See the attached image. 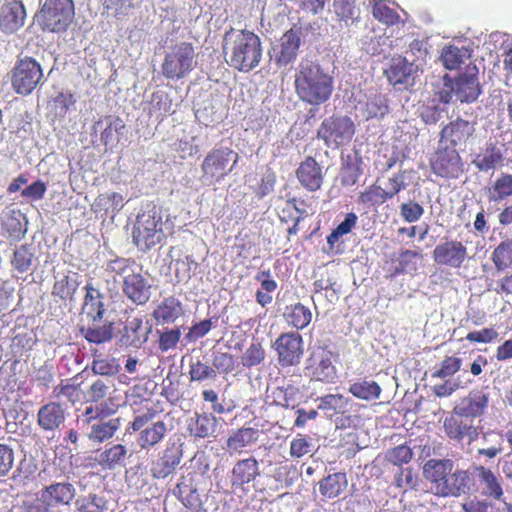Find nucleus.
Here are the masks:
<instances>
[{
    "mask_svg": "<svg viewBox=\"0 0 512 512\" xmlns=\"http://www.w3.org/2000/svg\"><path fill=\"white\" fill-rule=\"evenodd\" d=\"M387 200L389 199L386 190L377 183L365 188L358 196V203L368 207L380 206Z\"/></svg>",
    "mask_w": 512,
    "mask_h": 512,
    "instance_id": "obj_48",
    "label": "nucleus"
},
{
    "mask_svg": "<svg viewBox=\"0 0 512 512\" xmlns=\"http://www.w3.org/2000/svg\"><path fill=\"white\" fill-rule=\"evenodd\" d=\"M348 392L357 399L371 402L380 398L382 388L376 381L365 378L351 383Z\"/></svg>",
    "mask_w": 512,
    "mask_h": 512,
    "instance_id": "obj_39",
    "label": "nucleus"
},
{
    "mask_svg": "<svg viewBox=\"0 0 512 512\" xmlns=\"http://www.w3.org/2000/svg\"><path fill=\"white\" fill-rule=\"evenodd\" d=\"M182 459V451L174 444L166 447L162 455L152 463L151 476L154 479H165L172 475Z\"/></svg>",
    "mask_w": 512,
    "mask_h": 512,
    "instance_id": "obj_26",
    "label": "nucleus"
},
{
    "mask_svg": "<svg viewBox=\"0 0 512 512\" xmlns=\"http://www.w3.org/2000/svg\"><path fill=\"white\" fill-rule=\"evenodd\" d=\"M301 397L300 388L291 383L277 386L271 392L272 403L285 409H294Z\"/></svg>",
    "mask_w": 512,
    "mask_h": 512,
    "instance_id": "obj_34",
    "label": "nucleus"
},
{
    "mask_svg": "<svg viewBox=\"0 0 512 512\" xmlns=\"http://www.w3.org/2000/svg\"><path fill=\"white\" fill-rule=\"evenodd\" d=\"M281 367H293L301 363L304 356L302 336L295 331L281 333L273 343Z\"/></svg>",
    "mask_w": 512,
    "mask_h": 512,
    "instance_id": "obj_11",
    "label": "nucleus"
},
{
    "mask_svg": "<svg viewBox=\"0 0 512 512\" xmlns=\"http://www.w3.org/2000/svg\"><path fill=\"white\" fill-rule=\"evenodd\" d=\"M266 350L258 340H253L240 356V363L244 368L251 369L264 363Z\"/></svg>",
    "mask_w": 512,
    "mask_h": 512,
    "instance_id": "obj_46",
    "label": "nucleus"
},
{
    "mask_svg": "<svg viewBox=\"0 0 512 512\" xmlns=\"http://www.w3.org/2000/svg\"><path fill=\"white\" fill-rule=\"evenodd\" d=\"M123 205L124 198L120 193H102L95 198L92 209L96 213L115 214L123 208Z\"/></svg>",
    "mask_w": 512,
    "mask_h": 512,
    "instance_id": "obj_40",
    "label": "nucleus"
},
{
    "mask_svg": "<svg viewBox=\"0 0 512 512\" xmlns=\"http://www.w3.org/2000/svg\"><path fill=\"white\" fill-rule=\"evenodd\" d=\"M389 111L388 100L383 94H375L368 98L363 108L364 117L369 120L382 118Z\"/></svg>",
    "mask_w": 512,
    "mask_h": 512,
    "instance_id": "obj_47",
    "label": "nucleus"
},
{
    "mask_svg": "<svg viewBox=\"0 0 512 512\" xmlns=\"http://www.w3.org/2000/svg\"><path fill=\"white\" fill-rule=\"evenodd\" d=\"M182 313V304L174 296L164 298L153 311V318L157 324L174 323Z\"/></svg>",
    "mask_w": 512,
    "mask_h": 512,
    "instance_id": "obj_33",
    "label": "nucleus"
},
{
    "mask_svg": "<svg viewBox=\"0 0 512 512\" xmlns=\"http://www.w3.org/2000/svg\"><path fill=\"white\" fill-rule=\"evenodd\" d=\"M332 352L321 349L313 352L307 360L306 371L314 381L331 383L337 375L336 367L332 362Z\"/></svg>",
    "mask_w": 512,
    "mask_h": 512,
    "instance_id": "obj_18",
    "label": "nucleus"
},
{
    "mask_svg": "<svg viewBox=\"0 0 512 512\" xmlns=\"http://www.w3.org/2000/svg\"><path fill=\"white\" fill-rule=\"evenodd\" d=\"M114 322L103 319H82L79 331L89 343L103 344L114 335Z\"/></svg>",
    "mask_w": 512,
    "mask_h": 512,
    "instance_id": "obj_20",
    "label": "nucleus"
},
{
    "mask_svg": "<svg viewBox=\"0 0 512 512\" xmlns=\"http://www.w3.org/2000/svg\"><path fill=\"white\" fill-rule=\"evenodd\" d=\"M412 71V64L400 57L392 61L389 68L385 70V75L392 85H398L407 83Z\"/></svg>",
    "mask_w": 512,
    "mask_h": 512,
    "instance_id": "obj_43",
    "label": "nucleus"
},
{
    "mask_svg": "<svg viewBox=\"0 0 512 512\" xmlns=\"http://www.w3.org/2000/svg\"><path fill=\"white\" fill-rule=\"evenodd\" d=\"M85 295L81 308L82 319H103L106 312L105 296L92 283L84 286Z\"/></svg>",
    "mask_w": 512,
    "mask_h": 512,
    "instance_id": "obj_28",
    "label": "nucleus"
},
{
    "mask_svg": "<svg viewBox=\"0 0 512 512\" xmlns=\"http://www.w3.org/2000/svg\"><path fill=\"white\" fill-rule=\"evenodd\" d=\"M259 475L260 467L256 458L248 457L238 460L234 464L230 475L232 491L247 494L250 491L248 485L254 482Z\"/></svg>",
    "mask_w": 512,
    "mask_h": 512,
    "instance_id": "obj_16",
    "label": "nucleus"
},
{
    "mask_svg": "<svg viewBox=\"0 0 512 512\" xmlns=\"http://www.w3.org/2000/svg\"><path fill=\"white\" fill-rule=\"evenodd\" d=\"M491 261L498 272L512 268V238L502 240L493 250Z\"/></svg>",
    "mask_w": 512,
    "mask_h": 512,
    "instance_id": "obj_44",
    "label": "nucleus"
},
{
    "mask_svg": "<svg viewBox=\"0 0 512 512\" xmlns=\"http://www.w3.org/2000/svg\"><path fill=\"white\" fill-rule=\"evenodd\" d=\"M475 132L476 122L457 117L441 129L439 143L453 149L466 146Z\"/></svg>",
    "mask_w": 512,
    "mask_h": 512,
    "instance_id": "obj_14",
    "label": "nucleus"
},
{
    "mask_svg": "<svg viewBox=\"0 0 512 512\" xmlns=\"http://www.w3.org/2000/svg\"><path fill=\"white\" fill-rule=\"evenodd\" d=\"M362 175L361 161L348 158L340 170V181L343 186H353Z\"/></svg>",
    "mask_w": 512,
    "mask_h": 512,
    "instance_id": "obj_54",
    "label": "nucleus"
},
{
    "mask_svg": "<svg viewBox=\"0 0 512 512\" xmlns=\"http://www.w3.org/2000/svg\"><path fill=\"white\" fill-rule=\"evenodd\" d=\"M453 467L450 459H430L425 463L423 473L435 495L459 497L471 492L474 487L472 474L460 469L452 472Z\"/></svg>",
    "mask_w": 512,
    "mask_h": 512,
    "instance_id": "obj_2",
    "label": "nucleus"
},
{
    "mask_svg": "<svg viewBox=\"0 0 512 512\" xmlns=\"http://www.w3.org/2000/svg\"><path fill=\"white\" fill-rule=\"evenodd\" d=\"M81 283L82 276L77 271L66 269L57 272L54 274L51 294L63 302H73Z\"/></svg>",
    "mask_w": 512,
    "mask_h": 512,
    "instance_id": "obj_19",
    "label": "nucleus"
},
{
    "mask_svg": "<svg viewBox=\"0 0 512 512\" xmlns=\"http://www.w3.org/2000/svg\"><path fill=\"white\" fill-rule=\"evenodd\" d=\"M158 415L154 407H146L145 410L135 415L129 428L134 432L139 431L137 444L143 450H150L160 444L166 436L167 425L164 421H156L151 424Z\"/></svg>",
    "mask_w": 512,
    "mask_h": 512,
    "instance_id": "obj_8",
    "label": "nucleus"
},
{
    "mask_svg": "<svg viewBox=\"0 0 512 512\" xmlns=\"http://www.w3.org/2000/svg\"><path fill=\"white\" fill-rule=\"evenodd\" d=\"M150 114L167 115L171 110V100L169 96L162 91L154 92L151 96Z\"/></svg>",
    "mask_w": 512,
    "mask_h": 512,
    "instance_id": "obj_64",
    "label": "nucleus"
},
{
    "mask_svg": "<svg viewBox=\"0 0 512 512\" xmlns=\"http://www.w3.org/2000/svg\"><path fill=\"white\" fill-rule=\"evenodd\" d=\"M120 364L117 359L112 357L106 358H94L92 362V371L95 374L111 376L115 375L120 371Z\"/></svg>",
    "mask_w": 512,
    "mask_h": 512,
    "instance_id": "obj_61",
    "label": "nucleus"
},
{
    "mask_svg": "<svg viewBox=\"0 0 512 512\" xmlns=\"http://www.w3.org/2000/svg\"><path fill=\"white\" fill-rule=\"evenodd\" d=\"M240 160L238 152L228 146H215L204 156L201 179L207 185L219 184L237 168Z\"/></svg>",
    "mask_w": 512,
    "mask_h": 512,
    "instance_id": "obj_4",
    "label": "nucleus"
},
{
    "mask_svg": "<svg viewBox=\"0 0 512 512\" xmlns=\"http://www.w3.org/2000/svg\"><path fill=\"white\" fill-rule=\"evenodd\" d=\"M217 419L211 414H196L188 425L190 434L197 438H206L211 435L216 428Z\"/></svg>",
    "mask_w": 512,
    "mask_h": 512,
    "instance_id": "obj_45",
    "label": "nucleus"
},
{
    "mask_svg": "<svg viewBox=\"0 0 512 512\" xmlns=\"http://www.w3.org/2000/svg\"><path fill=\"white\" fill-rule=\"evenodd\" d=\"M33 259L34 253L31 245L23 244L15 249L11 259V265L16 271L25 273L30 269Z\"/></svg>",
    "mask_w": 512,
    "mask_h": 512,
    "instance_id": "obj_52",
    "label": "nucleus"
},
{
    "mask_svg": "<svg viewBox=\"0 0 512 512\" xmlns=\"http://www.w3.org/2000/svg\"><path fill=\"white\" fill-rule=\"evenodd\" d=\"M296 177L302 187L309 192L318 191L323 184L322 168L312 156H307L299 164L296 169Z\"/></svg>",
    "mask_w": 512,
    "mask_h": 512,
    "instance_id": "obj_24",
    "label": "nucleus"
},
{
    "mask_svg": "<svg viewBox=\"0 0 512 512\" xmlns=\"http://www.w3.org/2000/svg\"><path fill=\"white\" fill-rule=\"evenodd\" d=\"M302 42V27L294 25L280 38V49L276 56V63L288 65L297 58Z\"/></svg>",
    "mask_w": 512,
    "mask_h": 512,
    "instance_id": "obj_23",
    "label": "nucleus"
},
{
    "mask_svg": "<svg viewBox=\"0 0 512 512\" xmlns=\"http://www.w3.org/2000/svg\"><path fill=\"white\" fill-rule=\"evenodd\" d=\"M165 238L162 217L155 211L139 214L132 230L133 243L140 251L146 252Z\"/></svg>",
    "mask_w": 512,
    "mask_h": 512,
    "instance_id": "obj_9",
    "label": "nucleus"
},
{
    "mask_svg": "<svg viewBox=\"0 0 512 512\" xmlns=\"http://www.w3.org/2000/svg\"><path fill=\"white\" fill-rule=\"evenodd\" d=\"M217 376L213 366H210L201 360H196L189 365V379L191 382H203L209 379H215Z\"/></svg>",
    "mask_w": 512,
    "mask_h": 512,
    "instance_id": "obj_58",
    "label": "nucleus"
},
{
    "mask_svg": "<svg viewBox=\"0 0 512 512\" xmlns=\"http://www.w3.org/2000/svg\"><path fill=\"white\" fill-rule=\"evenodd\" d=\"M76 103L74 94L67 92H60L53 98L55 109V116L64 118L70 108Z\"/></svg>",
    "mask_w": 512,
    "mask_h": 512,
    "instance_id": "obj_63",
    "label": "nucleus"
},
{
    "mask_svg": "<svg viewBox=\"0 0 512 512\" xmlns=\"http://www.w3.org/2000/svg\"><path fill=\"white\" fill-rule=\"evenodd\" d=\"M197 267L198 263L193 259L192 256H186L183 259L177 260L175 277L177 278L178 282H188Z\"/></svg>",
    "mask_w": 512,
    "mask_h": 512,
    "instance_id": "obj_62",
    "label": "nucleus"
},
{
    "mask_svg": "<svg viewBox=\"0 0 512 512\" xmlns=\"http://www.w3.org/2000/svg\"><path fill=\"white\" fill-rule=\"evenodd\" d=\"M40 492L52 508L69 507L76 496V488L68 481L53 482L44 486Z\"/></svg>",
    "mask_w": 512,
    "mask_h": 512,
    "instance_id": "obj_22",
    "label": "nucleus"
},
{
    "mask_svg": "<svg viewBox=\"0 0 512 512\" xmlns=\"http://www.w3.org/2000/svg\"><path fill=\"white\" fill-rule=\"evenodd\" d=\"M10 83L18 95L28 96L46 82L42 65L31 56L18 57L9 72Z\"/></svg>",
    "mask_w": 512,
    "mask_h": 512,
    "instance_id": "obj_5",
    "label": "nucleus"
},
{
    "mask_svg": "<svg viewBox=\"0 0 512 512\" xmlns=\"http://www.w3.org/2000/svg\"><path fill=\"white\" fill-rule=\"evenodd\" d=\"M127 448L122 444H113L98 453L95 461L103 470H114L124 464Z\"/></svg>",
    "mask_w": 512,
    "mask_h": 512,
    "instance_id": "obj_35",
    "label": "nucleus"
},
{
    "mask_svg": "<svg viewBox=\"0 0 512 512\" xmlns=\"http://www.w3.org/2000/svg\"><path fill=\"white\" fill-rule=\"evenodd\" d=\"M107 501L95 493L80 496L75 501V512H105Z\"/></svg>",
    "mask_w": 512,
    "mask_h": 512,
    "instance_id": "obj_49",
    "label": "nucleus"
},
{
    "mask_svg": "<svg viewBox=\"0 0 512 512\" xmlns=\"http://www.w3.org/2000/svg\"><path fill=\"white\" fill-rule=\"evenodd\" d=\"M25 217L19 211H12L3 222V227L9 237L14 240H21L27 232V224L23 223Z\"/></svg>",
    "mask_w": 512,
    "mask_h": 512,
    "instance_id": "obj_51",
    "label": "nucleus"
},
{
    "mask_svg": "<svg viewBox=\"0 0 512 512\" xmlns=\"http://www.w3.org/2000/svg\"><path fill=\"white\" fill-rule=\"evenodd\" d=\"M468 256L467 247L458 240L444 241L434 248L433 260L440 266L461 268Z\"/></svg>",
    "mask_w": 512,
    "mask_h": 512,
    "instance_id": "obj_17",
    "label": "nucleus"
},
{
    "mask_svg": "<svg viewBox=\"0 0 512 512\" xmlns=\"http://www.w3.org/2000/svg\"><path fill=\"white\" fill-rule=\"evenodd\" d=\"M142 332V321L137 318L132 320L124 327V334L122 336L124 343L128 346L139 347L146 341L145 334Z\"/></svg>",
    "mask_w": 512,
    "mask_h": 512,
    "instance_id": "obj_55",
    "label": "nucleus"
},
{
    "mask_svg": "<svg viewBox=\"0 0 512 512\" xmlns=\"http://www.w3.org/2000/svg\"><path fill=\"white\" fill-rule=\"evenodd\" d=\"M151 285L141 273L124 276L123 292L135 304L143 305L149 301Z\"/></svg>",
    "mask_w": 512,
    "mask_h": 512,
    "instance_id": "obj_27",
    "label": "nucleus"
},
{
    "mask_svg": "<svg viewBox=\"0 0 512 512\" xmlns=\"http://www.w3.org/2000/svg\"><path fill=\"white\" fill-rule=\"evenodd\" d=\"M305 206L306 202L303 199L296 197L287 199L279 212L280 221L288 223L290 221H296L297 216H307Z\"/></svg>",
    "mask_w": 512,
    "mask_h": 512,
    "instance_id": "obj_50",
    "label": "nucleus"
},
{
    "mask_svg": "<svg viewBox=\"0 0 512 512\" xmlns=\"http://www.w3.org/2000/svg\"><path fill=\"white\" fill-rule=\"evenodd\" d=\"M372 14L375 19L387 25L396 24L399 20V14L383 0H374Z\"/></svg>",
    "mask_w": 512,
    "mask_h": 512,
    "instance_id": "obj_59",
    "label": "nucleus"
},
{
    "mask_svg": "<svg viewBox=\"0 0 512 512\" xmlns=\"http://www.w3.org/2000/svg\"><path fill=\"white\" fill-rule=\"evenodd\" d=\"M74 16L73 0H45L39 13L42 28L56 33L66 31Z\"/></svg>",
    "mask_w": 512,
    "mask_h": 512,
    "instance_id": "obj_10",
    "label": "nucleus"
},
{
    "mask_svg": "<svg viewBox=\"0 0 512 512\" xmlns=\"http://www.w3.org/2000/svg\"><path fill=\"white\" fill-rule=\"evenodd\" d=\"M489 202L498 203L512 197V174L500 173L486 189Z\"/></svg>",
    "mask_w": 512,
    "mask_h": 512,
    "instance_id": "obj_36",
    "label": "nucleus"
},
{
    "mask_svg": "<svg viewBox=\"0 0 512 512\" xmlns=\"http://www.w3.org/2000/svg\"><path fill=\"white\" fill-rule=\"evenodd\" d=\"M222 53L229 67L248 73L257 68L262 61L261 38L252 30L231 27L223 35Z\"/></svg>",
    "mask_w": 512,
    "mask_h": 512,
    "instance_id": "obj_1",
    "label": "nucleus"
},
{
    "mask_svg": "<svg viewBox=\"0 0 512 512\" xmlns=\"http://www.w3.org/2000/svg\"><path fill=\"white\" fill-rule=\"evenodd\" d=\"M348 486L347 476L343 472L329 474L319 482V491L324 498L338 497Z\"/></svg>",
    "mask_w": 512,
    "mask_h": 512,
    "instance_id": "obj_38",
    "label": "nucleus"
},
{
    "mask_svg": "<svg viewBox=\"0 0 512 512\" xmlns=\"http://www.w3.org/2000/svg\"><path fill=\"white\" fill-rule=\"evenodd\" d=\"M430 167L434 174L445 179H457L464 171L459 152L440 143L430 160Z\"/></svg>",
    "mask_w": 512,
    "mask_h": 512,
    "instance_id": "obj_12",
    "label": "nucleus"
},
{
    "mask_svg": "<svg viewBox=\"0 0 512 512\" xmlns=\"http://www.w3.org/2000/svg\"><path fill=\"white\" fill-rule=\"evenodd\" d=\"M294 86L302 102L320 106L331 98L334 91V78L320 64L303 61L296 71Z\"/></svg>",
    "mask_w": 512,
    "mask_h": 512,
    "instance_id": "obj_3",
    "label": "nucleus"
},
{
    "mask_svg": "<svg viewBox=\"0 0 512 512\" xmlns=\"http://www.w3.org/2000/svg\"><path fill=\"white\" fill-rule=\"evenodd\" d=\"M26 10L21 0H10L0 9V30L4 33H15L25 23Z\"/></svg>",
    "mask_w": 512,
    "mask_h": 512,
    "instance_id": "obj_21",
    "label": "nucleus"
},
{
    "mask_svg": "<svg viewBox=\"0 0 512 512\" xmlns=\"http://www.w3.org/2000/svg\"><path fill=\"white\" fill-rule=\"evenodd\" d=\"M259 437V430L252 427H242L233 432L227 439V449L232 452H241L246 446L255 443Z\"/></svg>",
    "mask_w": 512,
    "mask_h": 512,
    "instance_id": "obj_41",
    "label": "nucleus"
},
{
    "mask_svg": "<svg viewBox=\"0 0 512 512\" xmlns=\"http://www.w3.org/2000/svg\"><path fill=\"white\" fill-rule=\"evenodd\" d=\"M195 478L196 472H188L187 474L181 475L173 490L175 497L184 506L198 505L200 495L198 493Z\"/></svg>",
    "mask_w": 512,
    "mask_h": 512,
    "instance_id": "obj_32",
    "label": "nucleus"
},
{
    "mask_svg": "<svg viewBox=\"0 0 512 512\" xmlns=\"http://www.w3.org/2000/svg\"><path fill=\"white\" fill-rule=\"evenodd\" d=\"M283 317L288 326L296 330H303L310 324L312 312L308 307L298 302L287 306Z\"/></svg>",
    "mask_w": 512,
    "mask_h": 512,
    "instance_id": "obj_37",
    "label": "nucleus"
},
{
    "mask_svg": "<svg viewBox=\"0 0 512 512\" xmlns=\"http://www.w3.org/2000/svg\"><path fill=\"white\" fill-rule=\"evenodd\" d=\"M106 127L100 134V141L106 147L112 149L120 142L125 124L119 117L108 116L105 119Z\"/></svg>",
    "mask_w": 512,
    "mask_h": 512,
    "instance_id": "obj_42",
    "label": "nucleus"
},
{
    "mask_svg": "<svg viewBox=\"0 0 512 512\" xmlns=\"http://www.w3.org/2000/svg\"><path fill=\"white\" fill-rule=\"evenodd\" d=\"M462 366V359L456 356H445L439 367L432 373V378L446 379L455 375Z\"/></svg>",
    "mask_w": 512,
    "mask_h": 512,
    "instance_id": "obj_57",
    "label": "nucleus"
},
{
    "mask_svg": "<svg viewBox=\"0 0 512 512\" xmlns=\"http://www.w3.org/2000/svg\"><path fill=\"white\" fill-rule=\"evenodd\" d=\"M489 397L483 392H471L463 398L459 405L453 408V411L474 420L482 416L488 407Z\"/></svg>",
    "mask_w": 512,
    "mask_h": 512,
    "instance_id": "obj_29",
    "label": "nucleus"
},
{
    "mask_svg": "<svg viewBox=\"0 0 512 512\" xmlns=\"http://www.w3.org/2000/svg\"><path fill=\"white\" fill-rule=\"evenodd\" d=\"M504 160V151L500 146H498L497 142L490 139L486 142L484 148L475 155L472 160V164L478 171L488 172L502 167Z\"/></svg>",
    "mask_w": 512,
    "mask_h": 512,
    "instance_id": "obj_25",
    "label": "nucleus"
},
{
    "mask_svg": "<svg viewBox=\"0 0 512 512\" xmlns=\"http://www.w3.org/2000/svg\"><path fill=\"white\" fill-rule=\"evenodd\" d=\"M65 421V410L57 402H49L41 406L37 413V424L44 431H54Z\"/></svg>",
    "mask_w": 512,
    "mask_h": 512,
    "instance_id": "obj_30",
    "label": "nucleus"
},
{
    "mask_svg": "<svg viewBox=\"0 0 512 512\" xmlns=\"http://www.w3.org/2000/svg\"><path fill=\"white\" fill-rule=\"evenodd\" d=\"M358 217L355 213L350 212L345 216V219L327 236V244L330 249H333L339 239L350 233L357 224Z\"/></svg>",
    "mask_w": 512,
    "mask_h": 512,
    "instance_id": "obj_56",
    "label": "nucleus"
},
{
    "mask_svg": "<svg viewBox=\"0 0 512 512\" xmlns=\"http://www.w3.org/2000/svg\"><path fill=\"white\" fill-rule=\"evenodd\" d=\"M237 357L228 352H217L212 360V366L216 373L229 374L238 366Z\"/></svg>",
    "mask_w": 512,
    "mask_h": 512,
    "instance_id": "obj_60",
    "label": "nucleus"
},
{
    "mask_svg": "<svg viewBox=\"0 0 512 512\" xmlns=\"http://www.w3.org/2000/svg\"><path fill=\"white\" fill-rule=\"evenodd\" d=\"M443 428L446 436L458 443L467 441L468 444H471L480 435V427L474 425V420L462 416L455 411H452L450 416L445 418Z\"/></svg>",
    "mask_w": 512,
    "mask_h": 512,
    "instance_id": "obj_15",
    "label": "nucleus"
},
{
    "mask_svg": "<svg viewBox=\"0 0 512 512\" xmlns=\"http://www.w3.org/2000/svg\"><path fill=\"white\" fill-rule=\"evenodd\" d=\"M471 474L474 480V487L471 492H478L482 496L495 501H503V479L498 473L489 467L476 465L473 467Z\"/></svg>",
    "mask_w": 512,
    "mask_h": 512,
    "instance_id": "obj_13",
    "label": "nucleus"
},
{
    "mask_svg": "<svg viewBox=\"0 0 512 512\" xmlns=\"http://www.w3.org/2000/svg\"><path fill=\"white\" fill-rule=\"evenodd\" d=\"M451 91L455 100L462 103L473 102L480 94V87L476 76L460 75L451 84Z\"/></svg>",
    "mask_w": 512,
    "mask_h": 512,
    "instance_id": "obj_31",
    "label": "nucleus"
},
{
    "mask_svg": "<svg viewBox=\"0 0 512 512\" xmlns=\"http://www.w3.org/2000/svg\"><path fill=\"white\" fill-rule=\"evenodd\" d=\"M119 423V419H111L107 422L92 425L89 439L94 442H104L112 438L119 428Z\"/></svg>",
    "mask_w": 512,
    "mask_h": 512,
    "instance_id": "obj_53",
    "label": "nucleus"
},
{
    "mask_svg": "<svg viewBox=\"0 0 512 512\" xmlns=\"http://www.w3.org/2000/svg\"><path fill=\"white\" fill-rule=\"evenodd\" d=\"M356 133L354 121L347 115L333 114L325 118L318 130L317 138L331 149L348 145Z\"/></svg>",
    "mask_w": 512,
    "mask_h": 512,
    "instance_id": "obj_7",
    "label": "nucleus"
},
{
    "mask_svg": "<svg viewBox=\"0 0 512 512\" xmlns=\"http://www.w3.org/2000/svg\"><path fill=\"white\" fill-rule=\"evenodd\" d=\"M197 66L196 52L192 43L179 42L165 53L161 73L168 80L178 81L188 76Z\"/></svg>",
    "mask_w": 512,
    "mask_h": 512,
    "instance_id": "obj_6",
    "label": "nucleus"
}]
</instances>
